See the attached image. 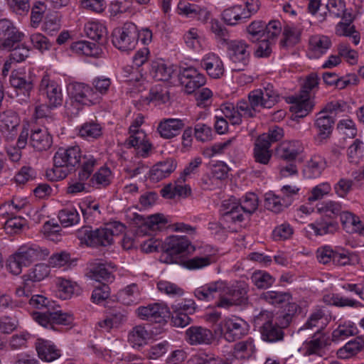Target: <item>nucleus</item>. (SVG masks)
Wrapping results in <instances>:
<instances>
[{
	"label": "nucleus",
	"mask_w": 364,
	"mask_h": 364,
	"mask_svg": "<svg viewBox=\"0 0 364 364\" xmlns=\"http://www.w3.org/2000/svg\"><path fill=\"white\" fill-rule=\"evenodd\" d=\"M265 137H258L254 147L255 161L264 165H267L272 157V151L269 149L271 146L263 142L265 141Z\"/></svg>",
	"instance_id": "37998d69"
},
{
	"label": "nucleus",
	"mask_w": 364,
	"mask_h": 364,
	"mask_svg": "<svg viewBox=\"0 0 364 364\" xmlns=\"http://www.w3.org/2000/svg\"><path fill=\"white\" fill-rule=\"evenodd\" d=\"M41 255V251L38 247H21L15 254L8 259L6 269L11 273H21L23 267L29 266Z\"/></svg>",
	"instance_id": "1a4fd4ad"
},
{
	"label": "nucleus",
	"mask_w": 364,
	"mask_h": 364,
	"mask_svg": "<svg viewBox=\"0 0 364 364\" xmlns=\"http://www.w3.org/2000/svg\"><path fill=\"white\" fill-rule=\"evenodd\" d=\"M97 161L95 156L90 154H85L81 156L80 168L78 172V178L81 181H87L92 173Z\"/></svg>",
	"instance_id": "a18cd8bd"
},
{
	"label": "nucleus",
	"mask_w": 364,
	"mask_h": 364,
	"mask_svg": "<svg viewBox=\"0 0 364 364\" xmlns=\"http://www.w3.org/2000/svg\"><path fill=\"white\" fill-rule=\"evenodd\" d=\"M151 338L150 333L141 325H138L132 328L128 333V343L135 349H140L145 346Z\"/></svg>",
	"instance_id": "c85d7f7f"
},
{
	"label": "nucleus",
	"mask_w": 364,
	"mask_h": 364,
	"mask_svg": "<svg viewBox=\"0 0 364 364\" xmlns=\"http://www.w3.org/2000/svg\"><path fill=\"white\" fill-rule=\"evenodd\" d=\"M264 206L267 209L277 213L289 206V201L288 200H284L282 196L267 193L265 195Z\"/></svg>",
	"instance_id": "8fccbe9b"
},
{
	"label": "nucleus",
	"mask_w": 364,
	"mask_h": 364,
	"mask_svg": "<svg viewBox=\"0 0 364 364\" xmlns=\"http://www.w3.org/2000/svg\"><path fill=\"white\" fill-rule=\"evenodd\" d=\"M279 100V95L272 85L264 89L251 91L248 95V101L240 100L236 108L232 104L227 103L222 106L221 110L225 118L233 124H240L242 117H253L261 108H271Z\"/></svg>",
	"instance_id": "f257e3e1"
},
{
	"label": "nucleus",
	"mask_w": 364,
	"mask_h": 364,
	"mask_svg": "<svg viewBox=\"0 0 364 364\" xmlns=\"http://www.w3.org/2000/svg\"><path fill=\"white\" fill-rule=\"evenodd\" d=\"M345 21H340L336 26V34L339 36L351 37L353 43L357 46L360 40V33L355 30V26L351 24L353 19L348 14Z\"/></svg>",
	"instance_id": "4c0bfd02"
},
{
	"label": "nucleus",
	"mask_w": 364,
	"mask_h": 364,
	"mask_svg": "<svg viewBox=\"0 0 364 364\" xmlns=\"http://www.w3.org/2000/svg\"><path fill=\"white\" fill-rule=\"evenodd\" d=\"M58 296L63 300L70 299L73 295H78L80 288L74 282L63 277H59L57 282Z\"/></svg>",
	"instance_id": "79ce46f5"
},
{
	"label": "nucleus",
	"mask_w": 364,
	"mask_h": 364,
	"mask_svg": "<svg viewBox=\"0 0 364 364\" xmlns=\"http://www.w3.org/2000/svg\"><path fill=\"white\" fill-rule=\"evenodd\" d=\"M331 41L328 36L315 35L309 38V52L311 57L319 58L331 47Z\"/></svg>",
	"instance_id": "2f4dec72"
},
{
	"label": "nucleus",
	"mask_w": 364,
	"mask_h": 364,
	"mask_svg": "<svg viewBox=\"0 0 364 364\" xmlns=\"http://www.w3.org/2000/svg\"><path fill=\"white\" fill-rule=\"evenodd\" d=\"M90 279L95 282L94 289L90 299L95 304H100L110 296L109 284L114 280V274H90Z\"/></svg>",
	"instance_id": "ddd939ff"
},
{
	"label": "nucleus",
	"mask_w": 364,
	"mask_h": 364,
	"mask_svg": "<svg viewBox=\"0 0 364 364\" xmlns=\"http://www.w3.org/2000/svg\"><path fill=\"white\" fill-rule=\"evenodd\" d=\"M341 221L343 228L349 233L359 232L362 229V222L358 217L350 212L341 213Z\"/></svg>",
	"instance_id": "3c124183"
},
{
	"label": "nucleus",
	"mask_w": 364,
	"mask_h": 364,
	"mask_svg": "<svg viewBox=\"0 0 364 364\" xmlns=\"http://www.w3.org/2000/svg\"><path fill=\"white\" fill-rule=\"evenodd\" d=\"M223 208L224 210L223 218L226 222L237 223L243 221V213H241L240 206L235 202V198L225 200L223 203Z\"/></svg>",
	"instance_id": "c9c22d12"
},
{
	"label": "nucleus",
	"mask_w": 364,
	"mask_h": 364,
	"mask_svg": "<svg viewBox=\"0 0 364 364\" xmlns=\"http://www.w3.org/2000/svg\"><path fill=\"white\" fill-rule=\"evenodd\" d=\"M193 250L194 247L187 237L171 235L163 242L159 261L164 264H179L191 271L203 269L214 262V258L211 255L196 256L188 259H182L179 256Z\"/></svg>",
	"instance_id": "f03ea898"
},
{
	"label": "nucleus",
	"mask_w": 364,
	"mask_h": 364,
	"mask_svg": "<svg viewBox=\"0 0 364 364\" xmlns=\"http://www.w3.org/2000/svg\"><path fill=\"white\" fill-rule=\"evenodd\" d=\"M184 126L185 124L182 119H164L159 122L157 132L162 138L169 139L178 135Z\"/></svg>",
	"instance_id": "b1692460"
},
{
	"label": "nucleus",
	"mask_w": 364,
	"mask_h": 364,
	"mask_svg": "<svg viewBox=\"0 0 364 364\" xmlns=\"http://www.w3.org/2000/svg\"><path fill=\"white\" fill-rule=\"evenodd\" d=\"M222 15L224 21L230 26H235L248 19L245 8L242 5H235L228 8L223 11Z\"/></svg>",
	"instance_id": "72a5a7b5"
},
{
	"label": "nucleus",
	"mask_w": 364,
	"mask_h": 364,
	"mask_svg": "<svg viewBox=\"0 0 364 364\" xmlns=\"http://www.w3.org/2000/svg\"><path fill=\"white\" fill-rule=\"evenodd\" d=\"M364 152V143L360 139H356L348 149V156L350 162L358 163L363 156Z\"/></svg>",
	"instance_id": "69168bd1"
},
{
	"label": "nucleus",
	"mask_w": 364,
	"mask_h": 364,
	"mask_svg": "<svg viewBox=\"0 0 364 364\" xmlns=\"http://www.w3.org/2000/svg\"><path fill=\"white\" fill-rule=\"evenodd\" d=\"M52 142V136L47 129H37L33 130L31 134L30 144L38 151L49 149L51 146Z\"/></svg>",
	"instance_id": "7c9ffc66"
},
{
	"label": "nucleus",
	"mask_w": 364,
	"mask_h": 364,
	"mask_svg": "<svg viewBox=\"0 0 364 364\" xmlns=\"http://www.w3.org/2000/svg\"><path fill=\"white\" fill-rule=\"evenodd\" d=\"M124 230L125 227L122 223L114 222L95 230L91 227L84 226L77 231L76 235L81 243L87 246H107L112 244L114 237Z\"/></svg>",
	"instance_id": "7ed1b4c3"
},
{
	"label": "nucleus",
	"mask_w": 364,
	"mask_h": 364,
	"mask_svg": "<svg viewBox=\"0 0 364 364\" xmlns=\"http://www.w3.org/2000/svg\"><path fill=\"white\" fill-rule=\"evenodd\" d=\"M20 122L17 113L12 110H7L0 114V129L4 134H11V138L16 135Z\"/></svg>",
	"instance_id": "a878e982"
},
{
	"label": "nucleus",
	"mask_w": 364,
	"mask_h": 364,
	"mask_svg": "<svg viewBox=\"0 0 364 364\" xmlns=\"http://www.w3.org/2000/svg\"><path fill=\"white\" fill-rule=\"evenodd\" d=\"M149 99L157 104L166 103L169 100L168 91L161 85H156L150 90Z\"/></svg>",
	"instance_id": "13d9d810"
},
{
	"label": "nucleus",
	"mask_w": 364,
	"mask_h": 364,
	"mask_svg": "<svg viewBox=\"0 0 364 364\" xmlns=\"http://www.w3.org/2000/svg\"><path fill=\"white\" fill-rule=\"evenodd\" d=\"M254 326L259 328L261 338L268 343L282 341L284 337V333L274 322L272 312L262 311L254 318Z\"/></svg>",
	"instance_id": "423d86ee"
},
{
	"label": "nucleus",
	"mask_w": 364,
	"mask_h": 364,
	"mask_svg": "<svg viewBox=\"0 0 364 364\" xmlns=\"http://www.w3.org/2000/svg\"><path fill=\"white\" fill-rule=\"evenodd\" d=\"M330 345V340L327 335L317 331L312 338L305 344V354L310 355H319L320 352L325 348L327 346Z\"/></svg>",
	"instance_id": "c756f323"
},
{
	"label": "nucleus",
	"mask_w": 364,
	"mask_h": 364,
	"mask_svg": "<svg viewBox=\"0 0 364 364\" xmlns=\"http://www.w3.org/2000/svg\"><path fill=\"white\" fill-rule=\"evenodd\" d=\"M177 163L173 159H168L155 164L150 171L153 181H159L168 177L176 168Z\"/></svg>",
	"instance_id": "bb28decb"
},
{
	"label": "nucleus",
	"mask_w": 364,
	"mask_h": 364,
	"mask_svg": "<svg viewBox=\"0 0 364 364\" xmlns=\"http://www.w3.org/2000/svg\"><path fill=\"white\" fill-rule=\"evenodd\" d=\"M178 79L185 87L186 92L191 94L205 85L206 78L193 67L181 68Z\"/></svg>",
	"instance_id": "2eb2a0df"
},
{
	"label": "nucleus",
	"mask_w": 364,
	"mask_h": 364,
	"mask_svg": "<svg viewBox=\"0 0 364 364\" xmlns=\"http://www.w3.org/2000/svg\"><path fill=\"white\" fill-rule=\"evenodd\" d=\"M221 333L228 342L240 339L248 333V324L239 317L225 318L220 323Z\"/></svg>",
	"instance_id": "f8f14e48"
},
{
	"label": "nucleus",
	"mask_w": 364,
	"mask_h": 364,
	"mask_svg": "<svg viewBox=\"0 0 364 364\" xmlns=\"http://www.w3.org/2000/svg\"><path fill=\"white\" fill-rule=\"evenodd\" d=\"M184 183L185 181H180L178 177L174 184L169 183L161 190V196L169 199L176 196H188L191 193V188Z\"/></svg>",
	"instance_id": "f704fd0d"
},
{
	"label": "nucleus",
	"mask_w": 364,
	"mask_h": 364,
	"mask_svg": "<svg viewBox=\"0 0 364 364\" xmlns=\"http://www.w3.org/2000/svg\"><path fill=\"white\" fill-rule=\"evenodd\" d=\"M326 8L329 14L336 18H346V3L343 0H328Z\"/></svg>",
	"instance_id": "bf43d9fd"
},
{
	"label": "nucleus",
	"mask_w": 364,
	"mask_h": 364,
	"mask_svg": "<svg viewBox=\"0 0 364 364\" xmlns=\"http://www.w3.org/2000/svg\"><path fill=\"white\" fill-rule=\"evenodd\" d=\"M86 36L96 41H102L106 36V28L97 22H88L85 25Z\"/></svg>",
	"instance_id": "6e6d98bb"
},
{
	"label": "nucleus",
	"mask_w": 364,
	"mask_h": 364,
	"mask_svg": "<svg viewBox=\"0 0 364 364\" xmlns=\"http://www.w3.org/2000/svg\"><path fill=\"white\" fill-rule=\"evenodd\" d=\"M112 180L111 170L106 166H102L95 172L89 181L90 186L96 188H102L109 186Z\"/></svg>",
	"instance_id": "c03bdc74"
},
{
	"label": "nucleus",
	"mask_w": 364,
	"mask_h": 364,
	"mask_svg": "<svg viewBox=\"0 0 364 364\" xmlns=\"http://www.w3.org/2000/svg\"><path fill=\"white\" fill-rule=\"evenodd\" d=\"M138 30L134 23H125L113 32V45L122 51H129L135 48L138 42Z\"/></svg>",
	"instance_id": "9b49d317"
},
{
	"label": "nucleus",
	"mask_w": 364,
	"mask_h": 364,
	"mask_svg": "<svg viewBox=\"0 0 364 364\" xmlns=\"http://www.w3.org/2000/svg\"><path fill=\"white\" fill-rule=\"evenodd\" d=\"M129 136L125 141L127 148H134L136 154L146 158L149 156L152 145L149 141L146 134L144 131L129 132Z\"/></svg>",
	"instance_id": "aec40b11"
},
{
	"label": "nucleus",
	"mask_w": 364,
	"mask_h": 364,
	"mask_svg": "<svg viewBox=\"0 0 364 364\" xmlns=\"http://www.w3.org/2000/svg\"><path fill=\"white\" fill-rule=\"evenodd\" d=\"M11 85L16 90L21 92L26 97V100L29 98L30 92L33 90V85L31 80H26L18 73L12 72L9 77Z\"/></svg>",
	"instance_id": "49530a36"
},
{
	"label": "nucleus",
	"mask_w": 364,
	"mask_h": 364,
	"mask_svg": "<svg viewBox=\"0 0 364 364\" xmlns=\"http://www.w3.org/2000/svg\"><path fill=\"white\" fill-rule=\"evenodd\" d=\"M228 58L234 64L233 70H243L250 61V45L244 40L230 41L227 43Z\"/></svg>",
	"instance_id": "9d476101"
},
{
	"label": "nucleus",
	"mask_w": 364,
	"mask_h": 364,
	"mask_svg": "<svg viewBox=\"0 0 364 364\" xmlns=\"http://www.w3.org/2000/svg\"><path fill=\"white\" fill-rule=\"evenodd\" d=\"M36 348L39 358L46 362H52L60 357L59 350L48 341L38 339Z\"/></svg>",
	"instance_id": "ea45409f"
},
{
	"label": "nucleus",
	"mask_w": 364,
	"mask_h": 364,
	"mask_svg": "<svg viewBox=\"0 0 364 364\" xmlns=\"http://www.w3.org/2000/svg\"><path fill=\"white\" fill-rule=\"evenodd\" d=\"M261 299L272 305L279 306L289 302L291 299V296L287 292L269 291L263 293Z\"/></svg>",
	"instance_id": "5fc2aeb1"
},
{
	"label": "nucleus",
	"mask_w": 364,
	"mask_h": 364,
	"mask_svg": "<svg viewBox=\"0 0 364 364\" xmlns=\"http://www.w3.org/2000/svg\"><path fill=\"white\" fill-rule=\"evenodd\" d=\"M241 213L245 212L247 214L254 213L258 206L257 196L252 193L246 194L242 199L240 203Z\"/></svg>",
	"instance_id": "680f3d73"
},
{
	"label": "nucleus",
	"mask_w": 364,
	"mask_h": 364,
	"mask_svg": "<svg viewBox=\"0 0 364 364\" xmlns=\"http://www.w3.org/2000/svg\"><path fill=\"white\" fill-rule=\"evenodd\" d=\"M157 289L161 293L173 296H180L184 293L183 289L178 287L176 284L165 280H161L157 282Z\"/></svg>",
	"instance_id": "e2e57ef3"
},
{
	"label": "nucleus",
	"mask_w": 364,
	"mask_h": 364,
	"mask_svg": "<svg viewBox=\"0 0 364 364\" xmlns=\"http://www.w3.org/2000/svg\"><path fill=\"white\" fill-rule=\"evenodd\" d=\"M178 14L188 18H196L198 21L205 23L209 17L210 13L204 7L191 3L187 0L180 1L177 6Z\"/></svg>",
	"instance_id": "412c9836"
},
{
	"label": "nucleus",
	"mask_w": 364,
	"mask_h": 364,
	"mask_svg": "<svg viewBox=\"0 0 364 364\" xmlns=\"http://www.w3.org/2000/svg\"><path fill=\"white\" fill-rule=\"evenodd\" d=\"M68 90L70 97L87 106L97 104L100 100V97L95 92L93 88L83 82H71Z\"/></svg>",
	"instance_id": "4468645a"
},
{
	"label": "nucleus",
	"mask_w": 364,
	"mask_h": 364,
	"mask_svg": "<svg viewBox=\"0 0 364 364\" xmlns=\"http://www.w3.org/2000/svg\"><path fill=\"white\" fill-rule=\"evenodd\" d=\"M333 124L334 119L333 116L325 114L323 112L318 113L314 123L315 127L317 129V135L315 136L317 144H324L330 137Z\"/></svg>",
	"instance_id": "6ab92c4d"
},
{
	"label": "nucleus",
	"mask_w": 364,
	"mask_h": 364,
	"mask_svg": "<svg viewBox=\"0 0 364 364\" xmlns=\"http://www.w3.org/2000/svg\"><path fill=\"white\" fill-rule=\"evenodd\" d=\"M358 331L355 324L351 321H346L341 323L332 333V341L337 342L355 336Z\"/></svg>",
	"instance_id": "de8ad7c7"
},
{
	"label": "nucleus",
	"mask_w": 364,
	"mask_h": 364,
	"mask_svg": "<svg viewBox=\"0 0 364 364\" xmlns=\"http://www.w3.org/2000/svg\"><path fill=\"white\" fill-rule=\"evenodd\" d=\"M303 151L304 147L301 142L293 140L283 141L278 146L276 151L281 159L294 161Z\"/></svg>",
	"instance_id": "5701e85b"
},
{
	"label": "nucleus",
	"mask_w": 364,
	"mask_h": 364,
	"mask_svg": "<svg viewBox=\"0 0 364 364\" xmlns=\"http://www.w3.org/2000/svg\"><path fill=\"white\" fill-rule=\"evenodd\" d=\"M81 159L80 149L77 146L59 148L53 157V171L58 179L65 178L75 170Z\"/></svg>",
	"instance_id": "20e7f679"
},
{
	"label": "nucleus",
	"mask_w": 364,
	"mask_h": 364,
	"mask_svg": "<svg viewBox=\"0 0 364 364\" xmlns=\"http://www.w3.org/2000/svg\"><path fill=\"white\" fill-rule=\"evenodd\" d=\"M255 340L249 337L234 345L233 355L239 360H250L256 353Z\"/></svg>",
	"instance_id": "cd10ccee"
},
{
	"label": "nucleus",
	"mask_w": 364,
	"mask_h": 364,
	"mask_svg": "<svg viewBox=\"0 0 364 364\" xmlns=\"http://www.w3.org/2000/svg\"><path fill=\"white\" fill-rule=\"evenodd\" d=\"M223 287L220 290V299L217 306L228 308L232 305H241L247 301L248 285L245 282H235L228 284L222 281Z\"/></svg>",
	"instance_id": "39448f33"
},
{
	"label": "nucleus",
	"mask_w": 364,
	"mask_h": 364,
	"mask_svg": "<svg viewBox=\"0 0 364 364\" xmlns=\"http://www.w3.org/2000/svg\"><path fill=\"white\" fill-rule=\"evenodd\" d=\"M337 223L330 219L320 218L309 224L305 230L309 236H321L336 231Z\"/></svg>",
	"instance_id": "393cba45"
},
{
	"label": "nucleus",
	"mask_w": 364,
	"mask_h": 364,
	"mask_svg": "<svg viewBox=\"0 0 364 364\" xmlns=\"http://www.w3.org/2000/svg\"><path fill=\"white\" fill-rule=\"evenodd\" d=\"M194 136L198 141L206 142L212 139L213 131L210 126L197 123L194 127Z\"/></svg>",
	"instance_id": "774afa93"
},
{
	"label": "nucleus",
	"mask_w": 364,
	"mask_h": 364,
	"mask_svg": "<svg viewBox=\"0 0 364 364\" xmlns=\"http://www.w3.org/2000/svg\"><path fill=\"white\" fill-rule=\"evenodd\" d=\"M58 218L62 225L64 227H70L79 222L80 215L75 208H67L59 212Z\"/></svg>",
	"instance_id": "4d7b16f0"
},
{
	"label": "nucleus",
	"mask_w": 364,
	"mask_h": 364,
	"mask_svg": "<svg viewBox=\"0 0 364 364\" xmlns=\"http://www.w3.org/2000/svg\"><path fill=\"white\" fill-rule=\"evenodd\" d=\"M44 274H23L22 277V286L16 290L18 296L28 297L33 289L39 287V284L45 279Z\"/></svg>",
	"instance_id": "473e14b6"
},
{
	"label": "nucleus",
	"mask_w": 364,
	"mask_h": 364,
	"mask_svg": "<svg viewBox=\"0 0 364 364\" xmlns=\"http://www.w3.org/2000/svg\"><path fill=\"white\" fill-rule=\"evenodd\" d=\"M102 134L101 125L95 122H89L83 124L79 129V135L87 139H97Z\"/></svg>",
	"instance_id": "603ef678"
},
{
	"label": "nucleus",
	"mask_w": 364,
	"mask_h": 364,
	"mask_svg": "<svg viewBox=\"0 0 364 364\" xmlns=\"http://www.w3.org/2000/svg\"><path fill=\"white\" fill-rule=\"evenodd\" d=\"M185 340L191 346L209 345L214 340V336L205 327L193 326L186 329Z\"/></svg>",
	"instance_id": "f3484780"
},
{
	"label": "nucleus",
	"mask_w": 364,
	"mask_h": 364,
	"mask_svg": "<svg viewBox=\"0 0 364 364\" xmlns=\"http://www.w3.org/2000/svg\"><path fill=\"white\" fill-rule=\"evenodd\" d=\"M364 348V339L361 337L349 341L343 347L338 350L339 356L348 358L360 352Z\"/></svg>",
	"instance_id": "09e8293b"
},
{
	"label": "nucleus",
	"mask_w": 364,
	"mask_h": 364,
	"mask_svg": "<svg viewBox=\"0 0 364 364\" xmlns=\"http://www.w3.org/2000/svg\"><path fill=\"white\" fill-rule=\"evenodd\" d=\"M119 301L126 306L137 304L140 299V291L136 284H132L117 294Z\"/></svg>",
	"instance_id": "a19ab883"
},
{
	"label": "nucleus",
	"mask_w": 364,
	"mask_h": 364,
	"mask_svg": "<svg viewBox=\"0 0 364 364\" xmlns=\"http://www.w3.org/2000/svg\"><path fill=\"white\" fill-rule=\"evenodd\" d=\"M283 39L281 43L283 46H292L299 41V34L294 26L287 25L283 29Z\"/></svg>",
	"instance_id": "052dcab7"
},
{
	"label": "nucleus",
	"mask_w": 364,
	"mask_h": 364,
	"mask_svg": "<svg viewBox=\"0 0 364 364\" xmlns=\"http://www.w3.org/2000/svg\"><path fill=\"white\" fill-rule=\"evenodd\" d=\"M40 92L46 95L50 107H56L63 102V94L60 85L48 77L44 76L40 84Z\"/></svg>",
	"instance_id": "a211bd4d"
},
{
	"label": "nucleus",
	"mask_w": 364,
	"mask_h": 364,
	"mask_svg": "<svg viewBox=\"0 0 364 364\" xmlns=\"http://www.w3.org/2000/svg\"><path fill=\"white\" fill-rule=\"evenodd\" d=\"M202 67L207 74L213 79H218L223 76L225 67L220 57L215 53H210L204 55L201 60Z\"/></svg>",
	"instance_id": "4be33fe9"
},
{
	"label": "nucleus",
	"mask_w": 364,
	"mask_h": 364,
	"mask_svg": "<svg viewBox=\"0 0 364 364\" xmlns=\"http://www.w3.org/2000/svg\"><path fill=\"white\" fill-rule=\"evenodd\" d=\"M151 73L156 80L168 81L173 73V68L164 63H156L152 65Z\"/></svg>",
	"instance_id": "864d4df0"
},
{
	"label": "nucleus",
	"mask_w": 364,
	"mask_h": 364,
	"mask_svg": "<svg viewBox=\"0 0 364 364\" xmlns=\"http://www.w3.org/2000/svg\"><path fill=\"white\" fill-rule=\"evenodd\" d=\"M32 318L41 326L53 331H58V326H68L73 322L72 315L61 310H55V307L43 313L33 312Z\"/></svg>",
	"instance_id": "6e6552de"
},
{
	"label": "nucleus",
	"mask_w": 364,
	"mask_h": 364,
	"mask_svg": "<svg viewBox=\"0 0 364 364\" xmlns=\"http://www.w3.org/2000/svg\"><path fill=\"white\" fill-rule=\"evenodd\" d=\"M318 84V78L314 73L308 75L301 87L299 95L294 97L291 108L294 110L297 117H303L308 114L314 106V102L309 98V92Z\"/></svg>",
	"instance_id": "0eeeda50"
},
{
	"label": "nucleus",
	"mask_w": 364,
	"mask_h": 364,
	"mask_svg": "<svg viewBox=\"0 0 364 364\" xmlns=\"http://www.w3.org/2000/svg\"><path fill=\"white\" fill-rule=\"evenodd\" d=\"M266 28L265 22L257 20L252 21L247 28V33L250 36L252 41H257L262 36H264Z\"/></svg>",
	"instance_id": "0e129e2a"
},
{
	"label": "nucleus",
	"mask_w": 364,
	"mask_h": 364,
	"mask_svg": "<svg viewBox=\"0 0 364 364\" xmlns=\"http://www.w3.org/2000/svg\"><path fill=\"white\" fill-rule=\"evenodd\" d=\"M136 314L142 320L161 323L166 321L169 316V311L167 306L154 303L139 306L136 309Z\"/></svg>",
	"instance_id": "dca6fc26"
},
{
	"label": "nucleus",
	"mask_w": 364,
	"mask_h": 364,
	"mask_svg": "<svg viewBox=\"0 0 364 364\" xmlns=\"http://www.w3.org/2000/svg\"><path fill=\"white\" fill-rule=\"evenodd\" d=\"M223 287L222 281L211 282L197 288L194 291V294L196 298L202 301H210L216 294L220 298V290L223 289Z\"/></svg>",
	"instance_id": "58836bf2"
},
{
	"label": "nucleus",
	"mask_w": 364,
	"mask_h": 364,
	"mask_svg": "<svg viewBox=\"0 0 364 364\" xmlns=\"http://www.w3.org/2000/svg\"><path fill=\"white\" fill-rule=\"evenodd\" d=\"M341 204L339 202L333 200H327L320 203L318 207L319 212L326 214L329 217H333L339 215L341 211Z\"/></svg>",
	"instance_id": "338daca9"
},
{
	"label": "nucleus",
	"mask_w": 364,
	"mask_h": 364,
	"mask_svg": "<svg viewBox=\"0 0 364 364\" xmlns=\"http://www.w3.org/2000/svg\"><path fill=\"white\" fill-rule=\"evenodd\" d=\"M326 161L324 158L319 155L313 156L304 168V174L308 178H315L319 177L326 168Z\"/></svg>",
	"instance_id": "e433bc0d"
}]
</instances>
